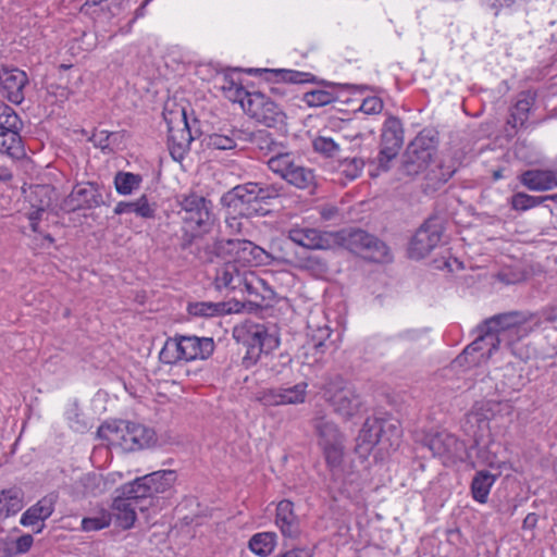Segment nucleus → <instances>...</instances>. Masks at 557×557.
Instances as JSON below:
<instances>
[{
    "mask_svg": "<svg viewBox=\"0 0 557 557\" xmlns=\"http://www.w3.org/2000/svg\"><path fill=\"white\" fill-rule=\"evenodd\" d=\"M25 141H0V152L5 153L13 160H21L26 157Z\"/></svg>",
    "mask_w": 557,
    "mask_h": 557,
    "instance_id": "55",
    "label": "nucleus"
},
{
    "mask_svg": "<svg viewBox=\"0 0 557 557\" xmlns=\"http://www.w3.org/2000/svg\"><path fill=\"white\" fill-rule=\"evenodd\" d=\"M52 191V186L48 184H37L30 186L28 201L32 208L39 209V211H46L51 205Z\"/></svg>",
    "mask_w": 557,
    "mask_h": 557,
    "instance_id": "39",
    "label": "nucleus"
},
{
    "mask_svg": "<svg viewBox=\"0 0 557 557\" xmlns=\"http://www.w3.org/2000/svg\"><path fill=\"white\" fill-rule=\"evenodd\" d=\"M187 311L195 317H214L228 312L230 309H226L225 302L198 301L189 304Z\"/></svg>",
    "mask_w": 557,
    "mask_h": 557,
    "instance_id": "41",
    "label": "nucleus"
},
{
    "mask_svg": "<svg viewBox=\"0 0 557 557\" xmlns=\"http://www.w3.org/2000/svg\"><path fill=\"white\" fill-rule=\"evenodd\" d=\"M336 100V96L327 90H311L304 94L302 101L308 107H323Z\"/></svg>",
    "mask_w": 557,
    "mask_h": 557,
    "instance_id": "48",
    "label": "nucleus"
},
{
    "mask_svg": "<svg viewBox=\"0 0 557 557\" xmlns=\"http://www.w3.org/2000/svg\"><path fill=\"white\" fill-rule=\"evenodd\" d=\"M168 150L172 159L182 162L190 150L191 141H168Z\"/></svg>",
    "mask_w": 557,
    "mask_h": 557,
    "instance_id": "59",
    "label": "nucleus"
},
{
    "mask_svg": "<svg viewBox=\"0 0 557 557\" xmlns=\"http://www.w3.org/2000/svg\"><path fill=\"white\" fill-rule=\"evenodd\" d=\"M180 348L177 334L172 338H168L159 354L160 361L165 364H175L178 361L184 360Z\"/></svg>",
    "mask_w": 557,
    "mask_h": 557,
    "instance_id": "44",
    "label": "nucleus"
},
{
    "mask_svg": "<svg viewBox=\"0 0 557 557\" xmlns=\"http://www.w3.org/2000/svg\"><path fill=\"white\" fill-rule=\"evenodd\" d=\"M380 432L382 449H397L403 435V430L398 420L394 418H376Z\"/></svg>",
    "mask_w": 557,
    "mask_h": 557,
    "instance_id": "21",
    "label": "nucleus"
},
{
    "mask_svg": "<svg viewBox=\"0 0 557 557\" xmlns=\"http://www.w3.org/2000/svg\"><path fill=\"white\" fill-rule=\"evenodd\" d=\"M308 383L302 381L290 387H281V404L300 405L306 401Z\"/></svg>",
    "mask_w": 557,
    "mask_h": 557,
    "instance_id": "43",
    "label": "nucleus"
},
{
    "mask_svg": "<svg viewBox=\"0 0 557 557\" xmlns=\"http://www.w3.org/2000/svg\"><path fill=\"white\" fill-rule=\"evenodd\" d=\"M532 320V314L522 311H509L495 314L483 322L492 330L499 341L511 347L516 341L527 335L525 324Z\"/></svg>",
    "mask_w": 557,
    "mask_h": 557,
    "instance_id": "7",
    "label": "nucleus"
},
{
    "mask_svg": "<svg viewBox=\"0 0 557 557\" xmlns=\"http://www.w3.org/2000/svg\"><path fill=\"white\" fill-rule=\"evenodd\" d=\"M271 171L278 174L282 178L295 165L294 159L289 152H276L268 160Z\"/></svg>",
    "mask_w": 557,
    "mask_h": 557,
    "instance_id": "45",
    "label": "nucleus"
},
{
    "mask_svg": "<svg viewBox=\"0 0 557 557\" xmlns=\"http://www.w3.org/2000/svg\"><path fill=\"white\" fill-rule=\"evenodd\" d=\"M476 337L459 354L454 363L458 367L473 368L486 362L504 345L482 321L475 329Z\"/></svg>",
    "mask_w": 557,
    "mask_h": 557,
    "instance_id": "4",
    "label": "nucleus"
},
{
    "mask_svg": "<svg viewBox=\"0 0 557 557\" xmlns=\"http://www.w3.org/2000/svg\"><path fill=\"white\" fill-rule=\"evenodd\" d=\"M321 448L323 450L326 465L331 471L333 485L330 486V490L333 499L336 500L338 496L354 498L356 493L359 491V485L354 486L352 481L347 482L346 480H344L341 485H336L337 480L341 475V466L344 457L343 442L334 445H327Z\"/></svg>",
    "mask_w": 557,
    "mask_h": 557,
    "instance_id": "11",
    "label": "nucleus"
},
{
    "mask_svg": "<svg viewBox=\"0 0 557 557\" xmlns=\"http://www.w3.org/2000/svg\"><path fill=\"white\" fill-rule=\"evenodd\" d=\"M112 521V513L102 510L94 517H86L82 520V530L85 532L99 531L108 528Z\"/></svg>",
    "mask_w": 557,
    "mask_h": 557,
    "instance_id": "47",
    "label": "nucleus"
},
{
    "mask_svg": "<svg viewBox=\"0 0 557 557\" xmlns=\"http://www.w3.org/2000/svg\"><path fill=\"white\" fill-rule=\"evenodd\" d=\"M312 145L314 151L326 158H332L339 151V146L336 141H312Z\"/></svg>",
    "mask_w": 557,
    "mask_h": 557,
    "instance_id": "62",
    "label": "nucleus"
},
{
    "mask_svg": "<svg viewBox=\"0 0 557 557\" xmlns=\"http://www.w3.org/2000/svg\"><path fill=\"white\" fill-rule=\"evenodd\" d=\"M177 341H180V349L182 350L184 361L208 359L215 348L214 341L211 337L177 334Z\"/></svg>",
    "mask_w": 557,
    "mask_h": 557,
    "instance_id": "17",
    "label": "nucleus"
},
{
    "mask_svg": "<svg viewBox=\"0 0 557 557\" xmlns=\"http://www.w3.org/2000/svg\"><path fill=\"white\" fill-rule=\"evenodd\" d=\"M133 451L150 448L157 444L154 430L144 424L134 422V434L132 437Z\"/></svg>",
    "mask_w": 557,
    "mask_h": 557,
    "instance_id": "37",
    "label": "nucleus"
},
{
    "mask_svg": "<svg viewBox=\"0 0 557 557\" xmlns=\"http://www.w3.org/2000/svg\"><path fill=\"white\" fill-rule=\"evenodd\" d=\"M397 154V146L383 147L377 154L379 169L382 171L388 170V162Z\"/></svg>",
    "mask_w": 557,
    "mask_h": 557,
    "instance_id": "63",
    "label": "nucleus"
},
{
    "mask_svg": "<svg viewBox=\"0 0 557 557\" xmlns=\"http://www.w3.org/2000/svg\"><path fill=\"white\" fill-rule=\"evenodd\" d=\"M21 121L17 114L8 106L0 107V137L10 134L17 136Z\"/></svg>",
    "mask_w": 557,
    "mask_h": 557,
    "instance_id": "42",
    "label": "nucleus"
},
{
    "mask_svg": "<svg viewBox=\"0 0 557 557\" xmlns=\"http://www.w3.org/2000/svg\"><path fill=\"white\" fill-rule=\"evenodd\" d=\"M177 214L183 225L198 232H210L214 224L213 205L210 199L189 189L174 197Z\"/></svg>",
    "mask_w": 557,
    "mask_h": 557,
    "instance_id": "1",
    "label": "nucleus"
},
{
    "mask_svg": "<svg viewBox=\"0 0 557 557\" xmlns=\"http://www.w3.org/2000/svg\"><path fill=\"white\" fill-rule=\"evenodd\" d=\"M546 199H554V197H535L524 193H517L511 197V207L517 211H525L541 205Z\"/></svg>",
    "mask_w": 557,
    "mask_h": 557,
    "instance_id": "46",
    "label": "nucleus"
},
{
    "mask_svg": "<svg viewBox=\"0 0 557 557\" xmlns=\"http://www.w3.org/2000/svg\"><path fill=\"white\" fill-rule=\"evenodd\" d=\"M285 552L280 554L277 557H313L315 546L313 544L295 545L285 543Z\"/></svg>",
    "mask_w": 557,
    "mask_h": 557,
    "instance_id": "56",
    "label": "nucleus"
},
{
    "mask_svg": "<svg viewBox=\"0 0 557 557\" xmlns=\"http://www.w3.org/2000/svg\"><path fill=\"white\" fill-rule=\"evenodd\" d=\"M113 212L116 215L135 213L141 219H154L157 205L154 202L150 203L147 195H141L135 201H119Z\"/></svg>",
    "mask_w": 557,
    "mask_h": 557,
    "instance_id": "23",
    "label": "nucleus"
},
{
    "mask_svg": "<svg viewBox=\"0 0 557 557\" xmlns=\"http://www.w3.org/2000/svg\"><path fill=\"white\" fill-rule=\"evenodd\" d=\"M244 278L233 262H225L222 267L216 269L214 277V286L218 290H235L237 289Z\"/></svg>",
    "mask_w": 557,
    "mask_h": 557,
    "instance_id": "24",
    "label": "nucleus"
},
{
    "mask_svg": "<svg viewBox=\"0 0 557 557\" xmlns=\"http://www.w3.org/2000/svg\"><path fill=\"white\" fill-rule=\"evenodd\" d=\"M245 112L267 127L276 128L280 132L285 128V113L260 91L252 92L248 102H245Z\"/></svg>",
    "mask_w": 557,
    "mask_h": 557,
    "instance_id": "9",
    "label": "nucleus"
},
{
    "mask_svg": "<svg viewBox=\"0 0 557 557\" xmlns=\"http://www.w3.org/2000/svg\"><path fill=\"white\" fill-rule=\"evenodd\" d=\"M404 131L399 119L389 116L385 120L382 128L381 139H403Z\"/></svg>",
    "mask_w": 557,
    "mask_h": 557,
    "instance_id": "53",
    "label": "nucleus"
},
{
    "mask_svg": "<svg viewBox=\"0 0 557 557\" xmlns=\"http://www.w3.org/2000/svg\"><path fill=\"white\" fill-rule=\"evenodd\" d=\"M287 238L294 244L310 250H327L336 246L335 232L311 227H292Z\"/></svg>",
    "mask_w": 557,
    "mask_h": 557,
    "instance_id": "14",
    "label": "nucleus"
},
{
    "mask_svg": "<svg viewBox=\"0 0 557 557\" xmlns=\"http://www.w3.org/2000/svg\"><path fill=\"white\" fill-rule=\"evenodd\" d=\"M103 479L101 474L96 472H88L83 474L78 480L74 482V488L77 494L83 496L87 495H99L103 491Z\"/></svg>",
    "mask_w": 557,
    "mask_h": 557,
    "instance_id": "32",
    "label": "nucleus"
},
{
    "mask_svg": "<svg viewBox=\"0 0 557 557\" xmlns=\"http://www.w3.org/2000/svg\"><path fill=\"white\" fill-rule=\"evenodd\" d=\"M336 246H344L352 253L372 262H386L391 259L389 248L376 236L361 228L335 232Z\"/></svg>",
    "mask_w": 557,
    "mask_h": 557,
    "instance_id": "3",
    "label": "nucleus"
},
{
    "mask_svg": "<svg viewBox=\"0 0 557 557\" xmlns=\"http://www.w3.org/2000/svg\"><path fill=\"white\" fill-rule=\"evenodd\" d=\"M493 445V441L485 445H481V438L476 435L473 437L472 445L468 448L471 453L472 450H476V459L475 463L481 466H487L490 468H494L497 465V456L494 451H492L491 446Z\"/></svg>",
    "mask_w": 557,
    "mask_h": 557,
    "instance_id": "40",
    "label": "nucleus"
},
{
    "mask_svg": "<svg viewBox=\"0 0 557 557\" xmlns=\"http://www.w3.org/2000/svg\"><path fill=\"white\" fill-rule=\"evenodd\" d=\"M27 84L28 76L24 71L0 66V94L10 102L20 104L24 100V88Z\"/></svg>",
    "mask_w": 557,
    "mask_h": 557,
    "instance_id": "16",
    "label": "nucleus"
},
{
    "mask_svg": "<svg viewBox=\"0 0 557 557\" xmlns=\"http://www.w3.org/2000/svg\"><path fill=\"white\" fill-rule=\"evenodd\" d=\"M103 199L98 187L94 183L77 184L62 200L60 209L71 213L79 210H89L102 206Z\"/></svg>",
    "mask_w": 557,
    "mask_h": 557,
    "instance_id": "13",
    "label": "nucleus"
},
{
    "mask_svg": "<svg viewBox=\"0 0 557 557\" xmlns=\"http://www.w3.org/2000/svg\"><path fill=\"white\" fill-rule=\"evenodd\" d=\"M283 186L278 184L247 183L237 185L221 198L222 205L233 208L240 215H249L247 206L251 203H269L280 197Z\"/></svg>",
    "mask_w": 557,
    "mask_h": 557,
    "instance_id": "2",
    "label": "nucleus"
},
{
    "mask_svg": "<svg viewBox=\"0 0 557 557\" xmlns=\"http://www.w3.org/2000/svg\"><path fill=\"white\" fill-rule=\"evenodd\" d=\"M133 434L134 422L127 420L104 421L97 430L100 440L107 441L110 446L120 447L124 451H133Z\"/></svg>",
    "mask_w": 557,
    "mask_h": 557,
    "instance_id": "15",
    "label": "nucleus"
},
{
    "mask_svg": "<svg viewBox=\"0 0 557 557\" xmlns=\"http://www.w3.org/2000/svg\"><path fill=\"white\" fill-rule=\"evenodd\" d=\"M331 334L332 330L327 325L312 331V333L309 334V339L307 342L308 349H311L313 355L321 357L331 346H333V342L330 341Z\"/></svg>",
    "mask_w": 557,
    "mask_h": 557,
    "instance_id": "33",
    "label": "nucleus"
},
{
    "mask_svg": "<svg viewBox=\"0 0 557 557\" xmlns=\"http://www.w3.org/2000/svg\"><path fill=\"white\" fill-rule=\"evenodd\" d=\"M170 114H171L170 120H168L166 116L164 117L165 122H166L168 133H169L168 139H171V140L176 139L177 135H176L175 131L181 133L180 136L182 139H184L185 135L188 136L187 139H196V137L191 133V128L187 121V115H186V111L184 108H182L177 111H172Z\"/></svg>",
    "mask_w": 557,
    "mask_h": 557,
    "instance_id": "31",
    "label": "nucleus"
},
{
    "mask_svg": "<svg viewBox=\"0 0 557 557\" xmlns=\"http://www.w3.org/2000/svg\"><path fill=\"white\" fill-rule=\"evenodd\" d=\"M243 239H218L211 246H207L203 256L199 259L205 262H212L214 257L224 259L225 262H233L237 265L239 249Z\"/></svg>",
    "mask_w": 557,
    "mask_h": 557,
    "instance_id": "19",
    "label": "nucleus"
},
{
    "mask_svg": "<svg viewBox=\"0 0 557 557\" xmlns=\"http://www.w3.org/2000/svg\"><path fill=\"white\" fill-rule=\"evenodd\" d=\"M324 396L344 419L352 418L361 406L360 396L342 375H335L325 383Z\"/></svg>",
    "mask_w": 557,
    "mask_h": 557,
    "instance_id": "6",
    "label": "nucleus"
},
{
    "mask_svg": "<svg viewBox=\"0 0 557 557\" xmlns=\"http://www.w3.org/2000/svg\"><path fill=\"white\" fill-rule=\"evenodd\" d=\"M435 148L425 141H409L401 154L400 170L407 176L426 171L432 162Z\"/></svg>",
    "mask_w": 557,
    "mask_h": 557,
    "instance_id": "12",
    "label": "nucleus"
},
{
    "mask_svg": "<svg viewBox=\"0 0 557 557\" xmlns=\"http://www.w3.org/2000/svg\"><path fill=\"white\" fill-rule=\"evenodd\" d=\"M65 414L69 425L73 431L84 433L88 430V423L83 418L81 409L76 403L70 406Z\"/></svg>",
    "mask_w": 557,
    "mask_h": 557,
    "instance_id": "52",
    "label": "nucleus"
},
{
    "mask_svg": "<svg viewBox=\"0 0 557 557\" xmlns=\"http://www.w3.org/2000/svg\"><path fill=\"white\" fill-rule=\"evenodd\" d=\"M269 253L250 240L243 239L237 264L243 267H258L267 263Z\"/></svg>",
    "mask_w": 557,
    "mask_h": 557,
    "instance_id": "27",
    "label": "nucleus"
},
{
    "mask_svg": "<svg viewBox=\"0 0 557 557\" xmlns=\"http://www.w3.org/2000/svg\"><path fill=\"white\" fill-rule=\"evenodd\" d=\"M424 444L434 457L442 460L444 466L467 462L470 468H476L475 460L466 444L451 433L437 432L428 436Z\"/></svg>",
    "mask_w": 557,
    "mask_h": 557,
    "instance_id": "5",
    "label": "nucleus"
},
{
    "mask_svg": "<svg viewBox=\"0 0 557 557\" xmlns=\"http://www.w3.org/2000/svg\"><path fill=\"white\" fill-rule=\"evenodd\" d=\"M246 354L242 358V366L245 369H250L256 366L258 361L261 359V356L264 355V351H259V347H246Z\"/></svg>",
    "mask_w": 557,
    "mask_h": 557,
    "instance_id": "64",
    "label": "nucleus"
},
{
    "mask_svg": "<svg viewBox=\"0 0 557 557\" xmlns=\"http://www.w3.org/2000/svg\"><path fill=\"white\" fill-rule=\"evenodd\" d=\"M276 537L274 532L256 533L249 540L248 547L256 555L268 556L275 547Z\"/></svg>",
    "mask_w": 557,
    "mask_h": 557,
    "instance_id": "35",
    "label": "nucleus"
},
{
    "mask_svg": "<svg viewBox=\"0 0 557 557\" xmlns=\"http://www.w3.org/2000/svg\"><path fill=\"white\" fill-rule=\"evenodd\" d=\"M143 176L140 174L119 171L114 176V187L119 195L128 196L140 188Z\"/></svg>",
    "mask_w": 557,
    "mask_h": 557,
    "instance_id": "34",
    "label": "nucleus"
},
{
    "mask_svg": "<svg viewBox=\"0 0 557 557\" xmlns=\"http://www.w3.org/2000/svg\"><path fill=\"white\" fill-rule=\"evenodd\" d=\"M176 480L177 474L174 470H159L144 475V481L148 483L152 496L170 491Z\"/></svg>",
    "mask_w": 557,
    "mask_h": 557,
    "instance_id": "29",
    "label": "nucleus"
},
{
    "mask_svg": "<svg viewBox=\"0 0 557 557\" xmlns=\"http://www.w3.org/2000/svg\"><path fill=\"white\" fill-rule=\"evenodd\" d=\"M112 509L116 525L123 530H128L134 525L137 505L119 494L113 500Z\"/></svg>",
    "mask_w": 557,
    "mask_h": 557,
    "instance_id": "25",
    "label": "nucleus"
},
{
    "mask_svg": "<svg viewBox=\"0 0 557 557\" xmlns=\"http://www.w3.org/2000/svg\"><path fill=\"white\" fill-rule=\"evenodd\" d=\"M457 171V163L451 158L440 160L434 169H430L426 178L433 185L446 183Z\"/></svg>",
    "mask_w": 557,
    "mask_h": 557,
    "instance_id": "38",
    "label": "nucleus"
},
{
    "mask_svg": "<svg viewBox=\"0 0 557 557\" xmlns=\"http://www.w3.org/2000/svg\"><path fill=\"white\" fill-rule=\"evenodd\" d=\"M534 98L527 94H521L510 112L507 121V136H513L517 131L523 127L528 121L530 110L533 106Z\"/></svg>",
    "mask_w": 557,
    "mask_h": 557,
    "instance_id": "20",
    "label": "nucleus"
},
{
    "mask_svg": "<svg viewBox=\"0 0 557 557\" xmlns=\"http://www.w3.org/2000/svg\"><path fill=\"white\" fill-rule=\"evenodd\" d=\"M313 428L319 437L320 447L343 442V435L341 434L337 425L324 417L314 419Z\"/></svg>",
    "mask_w": 557,
    "mask_h": 557,
    "instance_id": "28",
    "label": "nucleus"
},
{
    "mask_svg": "<svg viewBox=\"0 0 557 557\" xmlns=\"http://www.w3.org/2000/svg\"><path fill=\"white\" fill-rule=\"evenodd\" d=\"M117 492L120 495L137 505L140 511L148 510L153 504V496L148 483L144 481V475L123 484Z\"/></svg>",
    "mask_w": 557,
    "mask_h": 557,
    "instance_id": "18",
    "label": "nucleus"
},
{
    "mask_svg": "<svg viewBox=\"0 0 557 557\" xmlns=\"http://www.w3.org/2000/svg\"><path fill=\"white\" fill-rule=\"evenodd\" d=\"M284 180L299 188L306 189L314 186V174L313 171L301 165L295 164L289 172L284 175Z\"/></svg>",
    "mask_w": 557,
    "mask_h": 557,
    "instance_id": "36",
    "label": "nucleus"
},
{
    "mask_svg": "<svg viewBox=\"0 0 557 557\" xmlns=\"http://www.w3.org/2000/svg\"><path fill=\"white\" fill-rule=\"evenodd\" d=\"M497 478L498 474H493L487 470L476 471L470 484L472 498L480 504H485Z\"/></svg>",
    "mask_w": 557,
    "mask_h": 557,
    "instance_id": "26",
    "label": "nucleus"
},
{
    "mask_svg": "<svg viewBox=\"0 0 557 557\" xmlns=\"http://www.w3.org/2000/svg\"><path fill=\"white\" fill-rule=\"evenodd\" d=\"M284 536V539L287 541H297L300 540L302 535V530L300 528V521L298 518L287 521V523H283L277 527Z\"/></svg>",
    "mask_w": 557,
    "mask_h": 557,
    "instance_id": "57",
    "label": "nucleus"
},
{
    "mask_svg": "<svg viewBox=\"0 0 557 557\" xmlns=\"http://www.w3.org/2000/svg\"><path fill=\"white\" fill-rule=\"evenodd\" d=\"M338 162V168L342 174H344L345 177H347L349 181H354L357 177H359L364 166V162L362 161V159L356 157L344 158Z\"/></svg>",
    "mask_w": 557,
    "mask_h": 557,
    "instance_id": "50",
    "label": "nucleus"
},
{
    "mask_svg": "<svg viewBox=\"0 0 557 557\" xmlns=\"http://www.w3.org/2000/svg\"><path fill=\"white\" fill-rule=\"evenodd\" d=\"M57 496L53 494L46 495L29 508L41 520L48 519L54 511Z\"/></svg>",
    "mask_w": 557,
    "mask_h": 557,
    "instance_id": "51",
    "label": "nucleus"
},
{
    "mask_svg": "<svg viewBox=\"0 0 557 557\" xmlns=\"http://www.w3.org/2000/svg\"><path fill=\"white\" fill-rule=\"evenodd\" d=\"M374 429H379L376 418H368L356 440L355 450L360 456H367L374 446L381 445L380 432Z\"/></svg>",
    "mask_w": 557,
    "mask_h": 557,
    "instance_id": "22",
    "label": "nucleus"
},
{
    "mask_svg": "<svg viewBox=\"0 0 557 557\" xmlns=\"http://www.w3.org/2000/svg\"><path fill=\"white\" fill-rule=\"evenodd\" d=\"M298 518L294 512V504L288 499L281 500L276 506L275 524L278 527Z\"/></svg>",
    "mask_w": 557,
    "mask_h": 557,
    "instance_id": "54",
    "label": "nucleus"
},
{
    "mask_svg": "<svg viewBox=\"0 0 557 557\" xmlns=\"http://www.w3.org/2000/svg\"><path fill=\"white\" fill-rule=\"evenodd\" d=\"M299 268L302 270L310 271L315 274H321L326 272L327 265L326 263L315 256H308L305 258H301L299 260Z\"/></svg>",
    "mask_w": 557,
    "mask_h": 557,
    "instance_id": "58",
    "label": "nucleus"
},
{
    "mask_svg": "<svg viewBox=\"0 0 557 557\" xmlns=\"http://www.w3.org/2000/svg\"><path fill=\"white\" fill-rule=\"evenodd\" d=\"M222 89L228 100L238 102L245 111V102H248L252 92L247 91L243 86L234 83L233 81L227 82V86L224 85Z\"/></svg>",
    "mask_w": 557,
    "mask_h": 557,
    "instance_id": "49",
    "label": "nucleus"
},
{
    "mask_svg": "<svg viewBox=\"0 0 557 557\" xmlns=\"http://www.w3.org/2000/svg\"><path fill=\"white\" fill-rule=\"evenodd\" d=\"M233 336L237 343H242L245 347H259V351H264V356L270 355L281 343L277 332H270L264 324L251 320H246L236 325L233 330Z\"/></svg>",
    "mask_w": 557,
    "mask_h": 557,
    "instance_id": "8",
    "label": "nucleus"
},
{
    "mask_svg": "<svg viewBox=\"0 0 557 557\" xmlns=\"http://www.w3.org/2000/svg\"><path fill=\"white\" fill-rule=\"evenodd\" d=\"M444 226L438 216H430L417 230L408 247V256L420 260L425 258L440 244Z\"/></svg>",
    "mask_w": 557,
    "mask_h": 557,
    "instance_id": "10",
    "label": "nucleus"
},
{
    "mask_svg": "<svg viewBox=\"0 0 557 557\" xmlns=\"http://www.w3.org/2000/svg\"><path fill=\"white\" fill-rule=\"evenodd\" d=\"M209 232H198V230L188 228L183 225V233L180 239V247L182 250H188L194 245L195 240Z\"/></svg>",
    "mask_w": 557,
    "mask_h": 557,
    "instance_id": "61",
    "label": "nucleus"
},
{
    "mask_svg": "<svg viewBox=\"0 0 557 557\" xmlns=\"http://www.w3.org/2000/svg\"><path fill=\"white\" fill-rule=\"evenodd\" d=\"M281 387L265 388L258 394V401L264 406H282L281 400Z\"/></svg>",
    "mask_w": 557,
    "mask_h": 557,
    "instance_id": "60",
    "label": "nucleus"
},
{
    "mask_svg": "<svg viewBox=\"0 0 557 557\" xmlns=\"http://www.w3.org/2000/svg\"><path fill=\"white\" fill-rule=\"evenodd\" d=\"M23 508V492L12 487L0 492V520L16 515Z\"/></svg>",
    "mask_w": 557,
    "mask_h": 557,
    "instance_id": "30",
    "label": "nucleus"
}]
</instances>
